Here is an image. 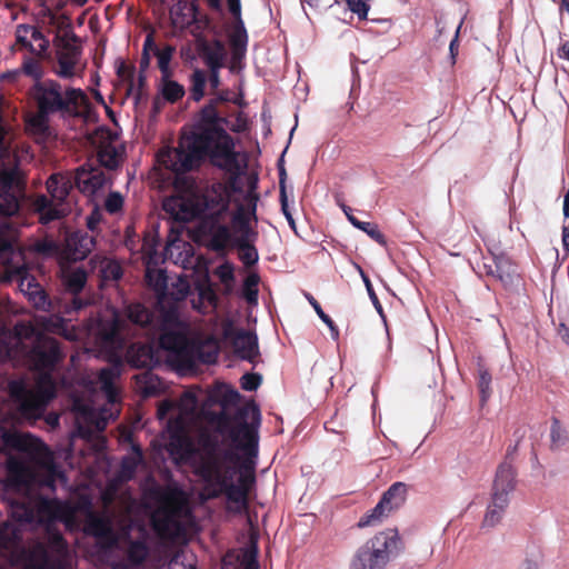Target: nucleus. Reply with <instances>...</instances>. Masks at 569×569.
<instances>
[{
    "label": "nucleus",
    "mask_w": 569,
    "mask_h": 569,
    "mask_svg": "<svg viewBox=\"0 0 569 569\" xmlns=\"http://www.w3.org/2000/svg\"><path fill=\"white\" fill-rule=\"evenodd\" d=\"M201 396L200 390H188L177 402L163 400L159 405V419L171 415L167 450L177 462L194 466L203 483V498L224 496L230 511L242 512L254 481L260 411L256 405L248 403L233 417L213 416L210 425L216 433L212 435L204 426L206 416L198 411Z\"/></svg>",
    "instance_id": "1"
},
{
    "label": "nucleus",
    "mask_w": 569,
    "mask_h": 569,
    "mask_svg": "<svg viewBox=\"0 0 569 569\" xmlns=\"http://www.w3.org/2000/svg\"><path fill=\"white\" fill-rule=\"evenodd\" d=\"M6 350L8 358L26 357L38 371L33 380L18 379L9 383V393L19 418L36 420L40 418L48 402L56 395V385L50 371L62 358L58 342L28 323H18L14 335L10 336Z\"/></svg>",
    "instance_id": "2"
},
{
    "label": "nucleus",
    "mask_w": 569,
    "mask_h": 569,
    "mask_svg": "<svg viewBox=\"0 0 569 569\" xmlns=\"http://www.w3.org/2000/svg\"><path fill=\"white\" fill-rule=\"evenodd\" d=\"M232 138L222 128L214 104L204 107L190 133L181 137L177 148H166L158 153V163L180 173L197 167L208 156L214 166L231 168L236 162Z\"/></svg>",
    "instance_id": "3"
},
{
    "label": "nucleus",
    "mask_w": 569,
    "mask_h": 569,
    "mask_svg": "<svg viewBox=\"0 0 569 569\" xmlns=\"http://www.w3.org/2000/svg\"><path fill=\"white\" fill-rule=\"evenodd\" d=\"M0 465H6L8 481L16 488L44 486L54 489L67 478L56 466L51 452L30 433L3 431L0 436Z\"/></svg>",
    "instance_id": "4"
},
{
    "label": "nucleus",
    "mask_w": 569,
    "mask_h": 569,
    "mask_svg": "<svg viewBox=\"0 0 569 569\" xmlns=\"http://www.w3.org/2000/svg\"><path fill=\"white\" fill-rule=\"evenodd\" d=\"M21 527H0V557L11 569H70L68 549L59 532L49 533V545L36 543L24 549L21 543ZM112 569H132L117 565Z\"/></svg>",
    "instance_id": "5"
},
{
    "label": "nucleus",
    "mask_w": 569,
    "mask_h": 569,
    "mask_svg": "<svg viewBox=\"0 0 569 569\" xmlns=\"http://www.w3.org/2000/svg\"><path fill=\"white\" fill-rule=\"evenodd\" d=\"M162 207L177 221H190L198 217L210 219L213 224L214 244L223 248L231 242L230 229L227 226L219 224L222 214L228 210V201L223 193L213 196V192H208L201 196L194 190H188L167 198Z\"/></svg>",
    "instance_id": "6"
},
{
    "label": "nucleus",
    "mask_w": 569,
    "mask_h": 569,
    "mask_svg": "<svg viewBox=\"0 0 569 569\" xmlns=\"http://www.w3.org/2000/svg\"><path fill=\"white\" fill-rule=\"evenodd\" d=\"M119 377L117 367H108L99 372L88 373L83 379V386L90 393L97 395L98 391L107 399V405L98 408L93 401H87L76 397L72 402V410L76 413L78 423H87L93 426L97 430H103L108 421L113 419L118 413L114 408L118 402L116 379Z\"/></svg>",
    "instance_id": "7"
},
{
    "label": "nucleus",
    "mask_w": 569,
    "mask_h": 569,
    "mask_svg": "<svg viewBox=\"0 0 569 569\" xmlns=\"http://www.w3.org/2000/svg\"><path fill=\"white\" fill-rule=\"evenodd\" d=\"M153 257L148 253L146 261V280L158 296V315L154 319L151 313L140 303H133L128 306L127 316L128 319L142 328L148 327V330L153 337L163 330V317L167 312L174 310L177 316L179 315L178 301L182 300L189 292V284L186 280L179 278L177 283V293L171 292L174 296L173 303H168L167 300V276L161 269L153 267Z\"/></svg>",
    "instance_id": "8"
},
{
    "label": "nucleus",
    "mask_w": 569,
    "mask_h": 569,
    "mask_svg": "<svg viewBox=\"0 0 569 569\" xmlns=\"http://www.w3.org/2000/svg\"><path fill=\"white\" fill-rule=\"evenodd\" d=\"M187 335L188 326L174 310H171L164 315L163 330L157 336L160 346L183 362L213 363L217 360L219 350L214 340L208 339L201 343H194L188 339Z\"/></svg>",
    "instance_id": "9"
},
{
    "label": "nucleus",
    "mask_w": 569,
    "mask_h": 569,
    "mask_svg": "<svg viewBox=\"0 0 569 569\" xmlns=\"http://www.w3.org/2000/svg\"><path fill=\"white\" fill-rule=\"evenodd\" d=\"M405 550V542L396 528L377 532L355 553L350 569H386Z\"/></svg>",
    "instance_id": "10"
},
{
    "label": "nucleus",
    "mask_w": 569,
    "mask_h": 569,
    "mask_svg": "<svg viewBox=\"0 0 569 569\" xmlns=\"http://www.w3.org/2000/svg\"><path fill=\"white\" fill-rule=\"evenodd\" d=\"M131 528L132 525H122L117 529L108 510L101 513L89 511L84 525L86 532L94 536L107 548L128 545V558L133 565H138L148 556V548L142 541L127 542Z\"/></svg>",
    "instance_id": "11"
},
{
    "label": "nucleus",
    "mask_w": 569,
    "mask_h": 569,
    "mask_svg": "<svg viewBox=\"0 0 569 569\" xmlns=\"http://www.w3.org/2000/svg\"><path fill=\"white\" fill-rule=\"evenodd\" d=\"M34 98L42 112H60L77 116L88 107L87 94L77 88L63 87L54 80H47L36 86Z\"/></svg>",
    "instance_id": "12"
},
{
    "label": "nucleus",
    "mask_w": 569,
    "mask_h": 569,
    "mask_svg": "<svg viewBox=\"0 0 569 569\" xmlns=\"http://www.w3.org/2000/svg\"><path fill=\"white\" fill-rule=\"evenodd\" d=\"M0 128V214L11 217L19 211V199L23 191V174L17 158L4 147Z\"/></svg>",
    "instance_id": "13"
},
{
    "label": "nucleus",
    "mask_w": 569,
    "mask_h": 569,
    "mask_svg": "<svg viewBox=\"0 0 569 569\" xmlns=\"http://www.w3.org/2000/svg\"><path fill=\"white\" fill-rule=\"evenodd\" d=\"M73 183L72 173L70 172L54 173L47 180V189L51 199L46 196H38L32 203L42 223L59 219L70 211L67 198Z\"/></svg>",
    "instance_id": "14"
},
{
    "label": "nucleus",
    "mask_w": 569,
    "mask_h": 569,
    "mask_svg": "<svg viewBox=\"0 0 569 569\" xmlns=\"http://www.w3.org/2000/svg\"><path fill=\"white\" fill-rule=\"evenodd\" d=\"M258 197L252 191H247L238 203L237 212L232 218L233 229L240 232L239 257L247 266L258 260L257 250L249 243L253 240L254 233L249 227V220L256 216Z\"/></svg>",
    "instance_id": "15"
},
{
    "label": "nucleus",
    "mask_w": 569,
    "mask_h": 569,
    "mask_svg": "<svg viewBox=\"0 0 569 569\" xmlns=\"http://www.w3.org/2000/svg\"><path fill=\"white\" fill-rule=\"evenodd\" d=\"M53 73L64 80L81 77L84 67L81 62L80 48L69 39H61L57 44Z\"/></svg>",
    "instance_id": "16"
},
{
    "label": "nucleus",
    "mask_w": 569,
    "mask_h": 569,
    "mask_svg": "<svg viewBox=\"0 0 569 569\" xmlns=\"http://www.w3.org/2000/svg\"><path fill=\"white\" fill-rule=\"evenodd\" d=\"M182 510V501L173 491L162 497L161 506L154 511L152 522L161 535L174 536L179 531L178 515Z\"/></svg>",
    "instance_id": "17"
},
{
    "label": "nucleus",
    "mask_w": 569,
    "mask_h": 569,
    "mask_svg": "<svg viewBox=\"0 0 569 569\" xmlns=\"http://www.w3.org/2000/svg\"><path fill=\"white\" fill-rule=\"evenodd\" d=\"M91 142L97 149L99 162L114 169L121 161V143L116 134L107 129H98L91 137Z\"/></svg>",
    "instance_id": "18"
},
{
    "label": "nucleus",
    "mask_w": 569,
    "mask_h": 569,
    "mask_svg": "<svg viewBox=\"0 0 569 569\" xmlns=\"http://www.w3.org/2000/svg\"><path fill=\"white\" fill-rule=\"evenodd\" d=\"M94 239L83 231H76L66 237L64 246L61 251V260H82L93 249Z\"/></svg>",
    "instance_id": "19"
},
{
    "label": "nucleus",
    "mask_w": 569,
    "mask_h": 569,
    "mask_svg": "<svg viewBox=\"0 0 569 569\" xmlns=\"http://www.w3.org/2000/svg\"><path fill=\"white\" fill-rule=\"evenodd\" d=\"M76 187L86 194H94L103 188L107 178L99 168L82 166L72 174Z\"/></svg>",
    "instance_id": "20"
},
{
    "label": "nucleus",
    "mask_w": 569,
    "mask_h": 569,
    "mask_svg": "<svg viewBox=\"0 0 569 569\" xmlns=\"http://www.w3.org/2000/svg\"><path fill=\"white\" fill-rule=\"evenodd\" d=\"M17 43L36 56L43 54L49 46L44 36L32 26L20 24L16 31Z\"/></svg>",
    "instance_id": "21"
},
{
    "label": "nucleus",
    "mask_w": 569,
    "mask_h": 569,
    "mask_svg": "<svg viewBox=\"0 0 569 569\" xmlns=\"http://www.w3.org/2000/svg\"><path fill=\"white\" fill-rule=\"evenodd\" d=\"M222 569H258L257 547L232 550L222 558Z\"/></svg>",
    "instance_id": "22"
},
{
    "label": "nucleus",
    "mask_w": 569,
    "mask_h": 569,
    "mask_svg": "<svg viewBox=\"0 0 569 569\" xmlns=\"http://www.w3.org/2000/svg\"><path fill=\"white\" fill-rule=\"evenodd\" d=\"M234 352L244 360L253 361L258 356V340L253 333L239 331L232 339Z\"/></svg>",
    "instance_id": "23"
},
{
    "label": "nucleus",
    "mask_w": 569,
    "mask_h": 569,
    "mask_svg": "<svg viewBox=\"0 0 569 569\" xmlns=\"http://www.w3.org/2000/svg\"><path fill=\"white\" fill-rule=\"evenodd\" d=\"M19 231L11 222L0 223V259L3 262L8 257L13 254L16 250H21L22 247L18 243Z\"/></svg>",
    "instance_id": "24"
},
{
    "label": "nucleus",
    "mask_w": 569,
    "mask_h": 569,
    "mask_svg": "<svg viewBox=\"0 0 569 569\" xmlns=\"http://www.w3.org/2000/svg\"><path fill=\"white\" fill-rule=\"evenodd\" d=\"M40 323L44 331L60 335L68 340L73 341L80 338V331L58 316L43 317Z\"/></svg>",
    "instance_id": "25"
},
{
    "label": "nucleus",
    "mask_w": 569,
    "mask_h": 569,
    "mask_svg": "<svg viewBox=\"0 0 569 569\" xmlns=\"http://www.w3.org/2000/svg\"><path fill=\"white\" fill-rule=\"evenodd\" d=\"M202 58L209 69L222 68L227 60V50L220 41L204 42L201 47Z\"/></svg>",
    "instance_id": "26"
},
{
    "label": "nucleus",
    "mask_w": 569,
    "mask_h": 569,
    "mask_svg": "<svg viewBox=\"0 0 569 569\" xmlns=\"http://www.w3.org/2000/svg\"><path fill=\"white\" fill-rule=\"evenodd\" d=\"M61 278L66 288L76 295L83 289L87 282V272L80 267L64 266L63 260H61Z\"/></svg>",
    "instance_id": "27"
},
{
    "label": "nucleus",
    "mask_w": 569,
    "mask_h": 569,
    "mask_svg": "<svg viewBox=\"0 0 569 569\" xmlns=\"http://www.w3.org/2000/svg\"><path fill=\"white\" fill-rule=\"evenodd\" d=\"M516 487V471L513 467L508 463H501L496 473V478L493 481L495 490L511 493Z\"/></svg>",
    "instance_id": "28"
},
{
    "label": "nucleus",
    "mask_w": 569,
    "mask_h": 569,
    "mask_svg": "<svg viewBox=\"0 0 569 569\" xmlns=\"http://www.w3.org/2000/svg\"><path fill=\"white\" fill-rule=\"evenodd\" d=\"M407 492L408 489L406 483L396 482L385 492L381 501L392 512L406 501Z\"/></svg>",
    "instance_id": "29"
},
{
    "label": "nucleus",
    "mask_w": 569,
    "mask_h": 569,
    "mask_svg": "<svg viewBox=\"0 0 569 569\" xmlns=\"http://www.w3.org/2000/svg\"><path fill=\"white\" fill-rule=\"evenodd\" d=\"M170 18L174 27L184 28L194 19L193 7L179 2L171 8Z\"/></svg>",
    "instance_id": "30"
},
{
    "label": "nucleus",
    "mask_w": 569,
    "mask_h": 569,
    "mask_svg": "<svg viewBox=\"0 0 569 569\" xmlns=\"http://www.w3.org/2000/svg\"><path fill=\"white\" fill-rule=\"evenodd\" d=\"M39 513L40 518H43L44 516L50 520H57V519H66L68 521V511L66 510L64 506H62L58 501H49L44 500L39 503Z\"/></svg>",
    "instance_id": "31"
},
{
    "label": "nucleus",
    "mask_w": 569,
    "mask_h": 569,
    "mask_svg": "<svg viewBox=\"0 0 569 569\" xmlns=\"http://www.w3.org/2000/svg\"><path fill=\"white\" fill-rule=\"evenodd\" d=\"M119 77L122 79V81L127 86V93L128 94H136L139 96L140 88L143 84L144 78L142 73L138 76L136 79L134 73L131 69L127 68L124 64H122L118 69Z\"/></svg>",
    "instance_id": "32"
},
{
    "label": "nucleus",
    "mask_w": 569,
    "mask_h": 569,
    "mask_svg": "<svg viewBox=\"0 0 569 569\" xmlns=\"http://www.w3.org/2000/svg\"><path fill=\"white\" fill-rule=\"evenodd\" d=\"M247 40V33L243 29H237L231 36L232 69L236 67V63L244 57Z\"/></svg>",
    "instance_id": "33"
},
{
    "label": "nucleus",
    "mask_w": 569,
    "mask_h": 569,
    "mask_svg": "<svg viewBox=\"0 0 569 569\" xmlns=\"http://www.w3.org/2000/svg\"><path fill=\"white\" fill-rule=\"evenodd\" d=\"M119 331H120V323H119L117 316L114 315L112 318V321L110 323H108V326H102L99 329L98 335L101 339V342L106 347H114L119 340Z\"/></svg>",
    "instance_id": "34"
},
{
    "label": "nucleus",
    "mask_w": 569,
    "mask_h": 569,
    "mask_svg": "<svg viewBox=\"0 0 569 569\" xmlns=\"http://www.w3.org/2000/svg\"><path fill=\"white\" fill-rule=\"evenodd\" d=\"M91 262L94 264L99 262L104 279L118 280L122 274L120 264L107 258L96 256L91 259Z\"/></svg>",
    "instance_id": "35"
},
{
    "label": "nucleus",
    "mask_w": 569,
    "mask_h": 569,
    "mask_svg": "<svg viewBox=\"0 0 569 569\" xmlns=\"http://www.w3.org/2000/svg\"><path fill=\"white\" fill-rule=\"evenodd\" d=\"M176 52V48L173 46L167 44L163 48L156 50V57L158 60V68L162 73L163 78H169L170 71V62Z\"/></svg>",
    "instance_id": "36"
},
{
    "label": "nucleus",
    "mask_w": 569,
    "mask_h": 569,
    "mask_svg": "<svg viewBox=\"0 0 569 569\" xmlns=\"http://www.w3.org/2000/svg\"><path fill=\"white\" fill-rule=\"evenodd\" d=\"M389 510L386 505L380 500L379 503L366 516L359 520V527L372 526L380 522L383 518L389 516Z\"/></svg>",
    "instance_id": "37"
},
{
    "label": "nucleus",
    "mask_w": 569,
    "mask_h": 569,
    "mask_svg": "<svg viewBox=\"0 0 569 569\" xmlns=\"http://www.w3.org/2000/svg\"><path fill=\"white\" fill-rule=\"evenodd\" d=\"M206 83V72L201 69H196L191 76V96L196 101H199L203 97Z\"/></svg>",
    "instance_id": "38"
},
{
    "label": "nucleus",
    "mask_w": 569,
    "mask_h": 569,
    "mask_svg": "<svg viewBox=\"0 0 569 569\" xmlns=\"http://www.w3.org/2000/svg\"><path fill=\"white\" fill-rule=\"evenodd\" d=\"M140 462L141 453L139 451H134L130 456L123 458L120 470L121 478L130 479L133 476Z\"/></svg>",
    "instance_id": "39"
},
{
    "label": "nucleus",
    "mask_w": 569,
    "mask_h": 569,
    "mask_svg": "<svg viewBox=\"0 0 569 569\" xmlns=\"http://www.w3.org/2000/svg\"><path fill=\"white\" fill-rule=\"evenodd\" d=\"M32 251L42 253L44 256H59L61 258V251L59 246L50 239L38 240L29 247Z\"/></svg>",
    "instance_id": "40"
},
{
    "label": "nucleus",
    "mask_w": 569,
    "mask_h": 569,
    "mask_svg": "<svg viewBox=\"0 0 569 569\" xmlns=\"http://www.w3.org/2000/svg\"><path fill=\"white\" fill-rule=\"evenodd\" d=\"M184 93L183 87L178 82L163 78L162 94L169 101L179 100Z\"/></svg>",
    "instance_id": "41"
},
{
    "label": "nucleus",
    "mask_w": 569,
    "mask_h": 569,
    "mask_svg": "<svg viewBox=\"0 0 569 569\" xmlns=\"http://www.w3.org/2000/svg\"><path fill=\"white\" fill-rule=\"evenodd\" d=\"M48 114H50V113L42 112L39 109V112L37 114H34L33 117H31L28 121V127H29L30 131H32L33 133H39V134L44 133L48 130V119H47Z\"/></svg>",
    "instance_id": "42"
},
{
    "label": "nucleus",
    "mask_w": 569,
    "mask_h": 569,
    "mask_svg": "<svg viewBox=\"0 0 569 569\" xmlns=\"http://www.w3.org/2000/svg\"><path fill=\"white\" fill-rule=\"evenodd\" d=\"M216 276L219 278V280L226 286V288H230L233 283L234 277H233V267L229 262H224L220 264L216 271Z\"/></svg>",
    "instance_id": "43"
},
{
    "label": "nucleus",
    "mask_w": 569,
    "mask_h": 569,
    "mask_svg": "<svg viewBox=\"0 0 569 569\" xmlns=\"http://www.w3.org/2000/svg\"><path fill=\"white\" fill-rule=\"evenodd\" d=\"M238 396V392L231 390L227 386L218 387L216 390H213L210 395L207 396V401L209 403L220 401L221 397L224 398V401H231L233 398Z\"/></svg>",
    "instance_id": "44"
},
{
    "label": "nucleus",
    "mask_w": 569,
    "mask_h": 569,
    "mask_svg": "<svg viewBox=\"0 0 569 569\" xmlns=\"http://www.w3.org/2000/svg\"><path fill=\"white\" fill-rule=\"evenodd\" d=\"M310 303L312 305L315 311L317 312V315L319 316V318L328 326V328L330 329L331 331V337L337 340L338 337H339V330L338 328L336 327V325L333 323V321L330 319V317L328 315H326L323 312V310L321 309L320 305L313 299V298H310Z\"/></svg>",
    "instance_id": "45"
},
{
    "label": "nucleus",
    "mask_w": 569,
    "mask_h": 569,
    "mask_svg": "<svg viewBox=\"0 0 569 569\" xmlns=\"http://www.w3.org/2000/svg\"><path fill=\"white\" fill-rule=\"evenodd\" d=\"M29 299L39 309L46 310L50 307V302L41 287H34V290L29 291Z\"/></svg>",
    "instance_id": "46"
},
{
    "label": "nucleus",
    "mask_w": 569,
    "mask_h": 569,
    "mask_svg": "<svg viewBox=\"0 0 569 569\" xmlns=\"http://www.w3.org/2000/svg\"><path fill=\"white\" fill-rule=\"evenodd\" d=\"M503 513H505V510L489 505L486 516H485V519H483V526L495 527L497 523L500 522Z\"/></svg>",
    "instance_id": "47"
},
{
    "label": "nucleus",
    "mask_w": 569,
    "mask_h": 569,
    "mask_svg": "<svg viewBox=\"0 0 569 569\" xmlns=\"http://www.w3.org/2000/svg\"><path fill=\"white\" fill-rule=\"evenodd\" d=\"M349 10L358 16L359 19H367L369 4L366 0H346Z\"/></svg>",
    "instance_id": "48"
},
{
    "label": "nucleus",
    "mask_w": 569,
    "mask_h": 569,
    "mask_svg": "<svg viewBox=\"0 0 569 569\" xmlns=\"http://www.w3.org/2000/svg\"><path fill=\"white\" fill-rule=\"evenodd\" d=\"M123 204V198L119 192H111L106 199V209L110 213L118 212Z\"/></svg>",
    "instance_id": "49"
},
{
    "label": "nucleus",
    "mask_w": 569,
    "mask_h": 569,
    "mask_svg": "<svg viewBox=\"0 0 569 569\" xmlns=\"http://www.w3.org/2000/svg\"><path fill=\"white\" fill-rule=\"evenodd\" d=\"M550 438L555 447H560L566 442V432L558 421H555L551 426Z\"/></svg>",
    "instance_id": "50"
},
{
    "label": "nucleus",
    "mask_w": 569,
    "mask_h": 569,
    "mask_svg": "<svg viewBox=\"0 0 569 569\" xmlns=\"http://www.w3.org/2000/svg\"><path fill=\"white\" fill-rule=\"evenodd\" d=\"M241 388L248 391L256 390L261 383V377L256 373H246L241 377Z\"/></svg>",
    "instance_id": "51"
},
{
    "label": "nucleus",
    "mask_w": 569,
    "mask_h": 569,
    "mask_svg": "<svg viewBox=\"0 0 569 569\" xmlns=\"http://www.w3.org/2000/svg\"><path fill=\"white\" fill-rule=\"evenodd\" d=\"M280 202H281V210L290 226V228L292 230H296V222H295V219L290 212V209H289V204H288V198H287V193H286V190H284V187L281 186V190H280Z\"/></svg>",
    "instance_id": "52"
},
{
    "label": "nucleus",
    "mask_w": 569,
    "mask_h": 569,
    "mask_svg": "<svg viewBox=\"0 0 569 569\" xmlns=\"http://www.w3.org/2000/svg\"><path fill=\"white\" fill-rule=\"evenodd\" d=\"M358 229H360L363 232H366L368 236H370L373 240L378 241L379 243H385V237L378 230L377 226H375V224H372L370 222L362 221V223L359 226Z\"/></svg>",
    "instance_id": "53"
},
{
    "label": "nucleus",
    "mask_w": 569,
    "mask_h": 569,
    "mask_svg": "<svg viewBox=\"0 0 569 569\" xmlns=\"http://www.w3.org/2000/svg\"><path fill=\"white\" fill-rule=\"evenodd\" d=\"M509 495L510 493L492 489V499L490 505L506 511L509 505Z\"/></svg>",
    "instance_id": "54"
},
{
    "label": "nucleus",
    "mask_w": 569,
    "mask_h": 569,
    "mask_svg": "<svg viewBox=\"0 0 569 569\" xmlns=\"http://www.w3.org/2000/svg\"><path fill=\"white\" fill-rule=\"evenodd\" d=\"M491 377L487 371H481L479 375V389L482 401H486L490 395Z\"/></svg>",
    "instance_id": "55"
},
{
    "label": "nucleus",
    "mask_w": 569,
    "mask_h": 569,
    "mask_svg": "<svg viewBox=\"0 0 569 569\" xmlns=\"http://www.w3.org/2000/svg\"><path fill=\"white\" fill-rule=\"evenodd\" d=\"M22 68L27 74L32 76V77H37L40 71V66H39L38 60L32 59V58L26 59L22 64Z\"/></svg>",
    "instance_id": "56"
},
{
    "label": "nucleus",
    "mask_w": 569,
    "mask_h": 569,
    "mask_svg": "<svg viewBox=\"0 0 569 569\" xmlns=\"http://www.w3.org/2000/svg\"><path fill=\"white\" fill-rule=\"evenodd\" d=\"M228 9L237 23L242 24L240 0H227Z\"/></svg>",
    "instance_id": "57"
},
{
    "label": "nucleus",
    "mask_w": 569,
    "mask_h": 569,
    "mask_svg": "<svg viewBox=\"0 0 569 569\" xmlns=\"http://www.w3.org/2000/svg\"><path fill=\"white\" fill-rule=\"evenodd\" d=\"M156 50H159L154 42L153 32H149L144 39L142 52H148L149 54L153 52L156 56Z\"/></svg>",
    "instance_id": "58"
},
{
    "label": "nucleus",
    "mask_w": 569,
    "mask_h": 569,
    "mask_svg": "<svg viewBox=\"0 0 569 569\" xmlns=\"http://www.w3.org/2000/svg\"><path fill=\"white\" fill-rule=\"evenodd\" d=\"M34 287H40L38 283L34 282L32 278L24 277L21 274V282H20V289L22 292L29 296V291L34 290Z\"/></svg>",
    "instance_id": "59"
},
{
    "label": "nucleus",
    "mask_w": 569,
    "mask_h": 569,
    "mask_svg": "<svg viewBox=\"0 0 569 569\" xmlns=\"http://www.w3.org/2000/svg\"><path fill=\"white\" fill-rule=\"evenodd\" d=\"M220 69L221 68L209 69L210 74H209L208 81L210 83V87L213 90H216L220 86V74H219Z\"/></svg>",
    "instance_id": "60"
},
{
    "label": "nucleus",
    "mask_w": 569,
    "mask_h": 569,
    "mask_svg": "<svg viewBox=\"0 0 569 569\" xmlns=\"http://www.w3.org/2000/svg\"><path fill=\"white\" fill-rule=\"evenodd\" d=\"M358 269L360 271L361 278H362V280L365 282V286L367 288V291H368V295H369L370 299L372 301H377V296H376V293H375V291L372 289V286H371V282H370L369 278L366 276V273L362 271L361 268L358 267Z\"/></svg>",
    "instance_id": "61"
},
{
    "label": "nucleus",
    "mask_w": 569,
    "mask_h": 569,
    "mask_svg": "<svg viewBox=\"0 0 569 569\" xmlns=\"http://www.w3.org/2000/svg\"><path fill=\"white\" fill-rule=\"evenodd\" d=\"M461 26H462V21L459 23V26H458V28L456 30L455 38L452 39V41L450 42V46H449V50H450L452 59H455V56L457 53L458 36H459V31H460Z\"/></svg>",
    "instance_id": "62"
},
{
    "label": "nucleus",
    "mask_w": 569,
    "mask_h": 569,
    "mask_svg": "<svg viewBox=\"0 0 569 569\" xmlns=\"http://www.w3.org/2000/svg\"><path fill=\"white\" fill-rule=\"evenodd\" d=\"M558 56L561 59H566L569 61V41H566L562 43V46L559 48Z\"/></svg>",
    "instance_id": "63"
},
{
    "label": "nucleus",
    "mask_w": 569,
    "mask_h": 569,
    "mask_svg": "<svg viewBox=\"0 0 569 569\" xmlns=\"http://www.w3.org/2000/svg\"><path fill=\"white\" fill-rule=\"evenodd\" d=\"M562 243L563 248L569 251V224L562 229Z\"/></svg>",
    "instance_id": "64"
}]
</instances>
